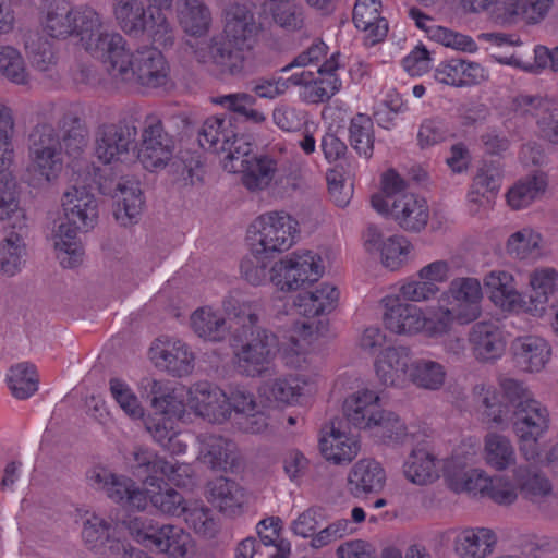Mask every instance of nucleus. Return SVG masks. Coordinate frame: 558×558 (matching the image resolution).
Wrapping results in <instances>:
<instances>
[{"label": "nucleus", "instance_id": "obj_1", "mask_svg": "<svg viewBox=\"0 0 558 558\" xmlns=\"http://www.w3.org/2000/svg\"><path fill=\"white\" fill-rule=\"evenodd\" d=\"M222 308L238 325L230 340L238 372L250 377L269 372L278 340L274 332L258 326L264 312L262 301L231 292L223 299Z\"/></svg>", "mask_w": 558, "mask_h": 558}, {"label": "nucleus", "instance_id": "obj_2", "mask_svg": "<svg viewBox=\"0 0 558 558\" xmlns=\"http://www.w3.org/2000/svg\"><path fill=\"white\" fill-rule=\"evenodd\" d=\"M221 38H213L208 51L195 52L198 62L215 65L222 74L241 76L252 66L254 49L262 24L254 12L242 3H231L223 10Z\"/></svg>", "mask_w": 558, "mask_h": 558}, {"label": "nucleus", "instance_id": "obj_3", "mask_svg": "<svg viewBox=\"0 0 558 558\" xmlns=\"http://www.w3.org/2000/svg\"><path fill=\"white\" fill-rule=\"evenodd\" d=\"M159 46H141L133 51L126 38L112 29L100 51L109 75L119 83L155 89L166 86L170 68Z\"/></svg>", "mask_w": 558, "mask_h": 558}, {"label": "nucleus", "instance_id": "obj_4", "mask_svg": "<svg viewBox=\"0 0 558 558\" xmlns=\"http://www.w3.org/2000/svg\"><path fill=\"white\" fill-rule=\"evenodd\" d=\"M40 25L52 38L64 39L75 35L82 48L98 57L112 27L102 13L89 5L73 7L66 0H46Z\"/></svg>", "mask_w": 558, "mask_h": 558}, {"label": "nucleus", "instance_id": "obj_5", "mask_svg": "<svg viewBox=\"0 0 558 558\" xmlns=\"http://www.w3.org/2000/svg\"><path fill=\"white\" fill-rule=\"evenodd\" d=\"M88 485L104 492L114 502L134 510H145L148 499L161 513L179 517L187 501L175 489L161 486L158 477L147 476L146 484L157 490L141 488L132 478L118 475L106 466L96 465L87 471Z\"/></svg>", "mask_w": 558, "mask_h": 558}, {"label": "nucleus", "instance_id": "obj_6", "mask_svg": "<svg viewBox=\"0 0 558 558\" xmlns=\"http://www.w3.org/2000/svg\"><path fill=\"white\" fill-rule=\"evenodd\" d=\"M372 207L381 215H389L403 230L422 231L429 220L427 201L407 191L405 180L393 169L381 177V191L371 198Z\"/></svg>", "mask_w": 558, "mask_h": 558}, {"label": "nucleus", "instance_id": "obj_7", "mask_svg": "<svg viewBox=\"0 0 558 558\" xmlns=\"http://www.w3.org/2000/svg\"><path fill=\"white\" fill-rule=\"evenodd\" d=\"M111 14L124 37H147L163 49L177 41V29L167 14L150 9L145 0H111Z\"/></svg>", "mask_w": 558, "mask_h": 558}, {"label": "nucleus", "instance_id": "obj_8", "mask_svg": "<svg viewBox=\"0 0 558 558\" xmlns=\"http://www.w3.org/2000/svg\"><path fill=\"white\" fill-rule=\"evenodd\" d=\"M339 291L335 286L323 283L312 291L300 293L294 306L304 318L293 323L284 353L288 363L299 365L301 356L308 350L315 335L318 332L317 316L330 313L337 306Z\"/></svg>", "mask_w": 558, "mask_h": 558}, {"label": "nucleus", "instance_id": "obj_9", "mask_svg": "<svg viewBox=\"0 0 558 558\" xmlns=\"http://www.w3.org/2000/svg\"><path fill=\"white\" fill-rule=\"evenodd\" d=\"M26 181L35 189L54 183L64 167L60 132L51 124L36 125L28 136Z\"/></svg>", "mask_w": 558, "mask_h": 558}, {"label": "nucleus", "instance_id": "obj_10", "mask_svg": "<svg viewBox=\"0 0 558 558\" xmlns=\"http://www.w3.org/2000/svg\"><path fill=\"white\" fill-rule=\"evenodd\" d=\"M298 233V221L288 213L278 210L259 215L247 229L252 252L267 254L291 248Z\"/></svg>", "mask_w": 558, "mask_h": 558}, {"label": "nucleus", "instance_id": "obj_11", "mask_svg": "<svg viewBox=\"0 0 558 558\" xmlns=\"http://www.w3.org/2000/svg\"><path fill=\"white\" fill-rule=\"evenodd\" d=\"M325 271L322 256L313 251L294 252L276 262L269 280L281 291H293L317 281Z\"/></svg>", "mask_w": 558, "mask_h": 558}, {"label": "nucleus", "instance_id": "obj_12", "mask_svg": "<svg viewBox=\"0 0 558 558\" xmlns=\"http://www.w3.org/2000/svg\"><path fill=\"white\" fill-rule=\"evenodd\" d=\"M549 425L550 414L547 407L535 398L519 403L513 410V433L520 451L527 461L539 456L538 440L547 433Z\"/></svg>", "mask_w": 558, "mask_h": 558}, {"label": "nucleus", "instance_id": "obj_13", "mask_svg": "<svg viewBox=\"0 0 558 558\" xmlns=\"http://www.w3.org/2000/svg\"><path fill=\"white\" fill-rule=\"evenodd\" d=\"M201 146L226 154V162L239 159L253 151V144L244 135H236L230 118L209 117L198 135Z\"/></svg>", "mask_w": 558, "mask_h": 558}, {"label": "nucleus", "instance_id": "obj_14", "mask_svg": "<svg viewBox=\"0 0 558 558\" xmlns=\"http://www.w3.org/2000/svg\"><path fill=\"white\" fill-rule=\"evenodd\" d=\"M225 169L230 172H242L243 185L252 191H263L274 181L282 182L286 177V166L270 155L251 156V154L225 162Z\"/></svg>", "mask_w": 558, "mask_h": 558}, {"label": "nucleus", "instance_id": "obj_15", "mask_svg": "<svg viewBox=\"0 0 558 558\" xmlns=\"http://www.w3.org/2000/svg\"><path fill=\"white\" fill-rule=\"evenodd\" d=\"M482 284L474 277H458L440 294V302L447 303L457 314L458 324L466 325L482 315Z\"/></svg>", "mask_w": 558, "mask_h": 558}, {"label": "nucleus", "instance_id": "obj_16", "mask_svg": "<svg viewBox=\"0 0 558 558\" xmlns=\"http://www.w3.org/2000/svg\"><path fill=\"white\" fill-rule=\"evenodd\" d=\"M136 128L126 121L104 123L95 133V156L104 165L123 161L136 138Z\"/></svg>", "mask_w": 558, "mask_h": 558}, {"label": "nucleus", "instance_id": "obj_17", "mask_svg": "<svg viewBox=\"0 0 558 558\" xmlns=\"http://www.w3.org/2000/svg\"><path fill=\"white\" fill-rule=\"evenodd\" d=\"M189 411L210 423L222 424L230 420L228 395L216 384L197 381L186 389Z\"/></svg>", "mask_w": 558, "mask_h": 558}, {"label": "nucleus", "instance_id": "obj_18", "mask_svg": "<svg viewBox=\"0 0 558 558\" xmlns=\"http://www.w3.org/2000/svg\"><path fill=\"white\" fill-rule=\"evenodd\" d=\"M511 109L521 118L535 119L541 137L558 145V104L551 99L532 95H518Z\"/></svg>", "mask_w": 558, "mask_h": 558}, {"label": "nucleus", "instance_id": "obj_19", "mask_svg": "<svg viewBox=\"0 0 558 558\" xmlns=\"http://www.w3.org/2000/svg\"><path fill=\"white\" fill-rule=\"evenodd\" d=\"M174 150L173 138L163 130L157 117H148L142 134L138 159L144 168L150 171L167 166Z\"/></svg>", "mask_w": 558, "mask_h": 558}, {"label": "nucleus", "instance_id": "obj_20", "mask_svg": "<svg viewBox=\"0 0 558 558\" xmlns=\"http://www.w3.org/2000/svg\"><path fill=\"white\" fill-rule=\"evenodd\" d=\"M468 342L473 357L484 364L500 360L507 348L504 330L490 320L475 323L468 332Z\"/></svg>", "mask_w": 558, "mask_h": 558}, {"label": "nucleus", "instance_id": "obj_21", "mask_svg": "<svg viewBox=\"0 0 558 558\" xmlns=\"http://www.w3.org/2000/svg\"><path fill=\"white\" fill-rule=\"evenodd\" d=\"M363 245L367 253L378 254L381 264L390 270L402 267L408 262L412 251V244L404 236L390 235L385 238L375 226H368L365 230Z\"/></svg>", "mask_w": 558, "mask_h": 558}, {"label": "nucleus", "instance_id": "obj_22", "mask_svg": "<svg viewBox=\"0 0 558 558\" xmlns=\"http://www.w3.org/2000/svg\"><path fill=\"white\" fill-rule=\"evenodd\" d=\"M412 364V351L409 347H388L377 356L375 373L384 386L404 388L409 385Z\"/></svg>", "mask_w": 558, "mask_h": 558}, {"label": "nucleus", "instance_id": "obj_23", "mask_svg": "<svg viewBox=\"0 0 558 558\" xmlns=\"http://www.w3.org/2000/svg\"><path fill=\"white\" fill-rule=\"evenodd\" d=\"M150 359L173 376H184L194 368V354L181 339L161 337L150 348Z\"/></svg>", "mask_w": 558, "mask_h": 558}, {"label": "nucleus", "instance_id": "obj_24", "mask_svg": "<svg viewBox=\"0 0 558 558\" xmlns=\"http://www.w3.org/2000/svg\"><path fill=\"white\" fill-rule=\"evenodd\" d=\"M64 219L87 232L97 225L98 203L85 186H70L61 199Z\"/></svg>", "mask_w": 558, "mask_h": 558}, {"label": "nucleus", "instance_id": "obj_25", "mask_svg": "<svg viewBox=\"0 0 558 558\" xmlns=\"http://www.w3.org/2000/svg\"><path fill=\"white\" fill-rule=\"evenodd\" d=\"M381 302L385 308L383 320L386 329L400 336L422 333V307L393 295L385 296Z\"/></svg>", "mask_w": 558, "mask_h": 558}, {"label": "nucleus", "instance_id": "obj_26", "mask_svg": "<svg viewBox=\"0 0 558 558\" xmlns=\"http://www.w3.org/2000/svg\"><path fill=\"white\" fill-rule=\"evenodd\" d=\"M483 283L495 306L506 312H532L531 305L523 300L522 294L518 291L512 274L495 269L484 277Z\"/></svg>", "mask_w": 558, "mask_h": 558}, {"label": "nucleus", "instance_id": "obj_27", "mask_svg": "<svg viewBox=\"0 0 558 558\" xmlns=\"http://www.w3.org/2000/svg\"><path fill=\"white\" fill-rule=\"evenodd\" d=\"M386 410L380 405L379 395L372 389H361L348 396L343 402L347 420L362 429L375 428Z\"/></svg>", "mask_w": 558, "mask_h": 558}, {"label": "nucleus", "instance_id": "obj_28", "mask_svg": "<svg viewBox=\"0 0 558 558\" xmlns=\"http://www.w3.org/2000/svg\"><path fill=\"white\" fill-rule=\"evenodd\" d=\"M360 448L357 437L343 429L340 423L332 422L322 429L320 452L326 460L335 464L351 462L357 456Z\"/></svg>", "mask_w": 558, "mask_h": 558}, {"label": "nucleus", "instance_id": "obj_29", "mask_svg": "<svg viewBox=\"0 0 558 558\" xmlns=\"http://www.w3.org/2000/svg\"><path fill=\"white\" fill-rule=\"evenodd\" d=\"M230 415L232 412L242 416L241 428L245 433L260 434L268 427V417L265 407L257 402L255 395L245 389L236 387L228 395Z\"/></svg>", "mask_w": 558, "mask_h": 558}, {"label": "nucleus", "instance_id": "obj_30", "mask_svg": "<svg viewBox=\"0 0 558 558\" xmlns=\"http://www.w3.org/2000/svg\"><path fill=\"white\" fill-rule=\"evenodd\" d=\"M513 477L524 498L536 505L539 510L549 512L558 505L550 482L539 472L520 465L514 469Z\"/></svg>", "mask_w": 558, "mask_h": 558}, {"label": "nucleus", "instance_id": "obj_31", "mask_svg": "<svg viewBox=\"0 0 558 558\" xmlns=\"http://www.w3.org/2000/svg\"><path fill=\"white\" fill-rule=\"evenodd\" d=\"M174 13L179 27L190 37H205L213 27V12L205 0H175Z\"/></svg>", "mask_w": 558, "mask_h": 558}, {"label": "nucleus", "instance_id": "obj_32", "mask_svg": "<svg viewBox=\"0 0 558 558\" xmlns=\"http://www.w3.org/2000/svg\"><path fill=\"white\" fill-rule=\"evenodd\" d=\"M444 476L449 487L456 493H468L485 497L490 483V475L483 469L465 470V464L458 458L444 462Z\"/></svg>", "mask_w": 558, "mask_h": 558}, {"label": "nucleus", "instance_id": "obj_33", "mask_svg": "<svg viewBox=\"0 0 558 558\" xmlns=\"http://www.w3.org/2000/svg\"><path fill=\"white\" fill-rule=\"evenodd\" d=\"M113 198L116 220L124 227L137 222L145 204L140 181L134 178H121Z\"/></svg>", "mask_w": 558, "mask_h": 558}, {"label": "nucleus", "instance_id": "obj_34", "mask_svg": "<svg viewBox=\"0 0 558 558\" xmlns=\"http://www.w3.org/2000/svg\"><path fill=\"white\" fill-rule=\"evenodd\" d=\"M386 480L385 469L372 458L360 459L348 474L349 488L355 497L380 493L386 485Z\"/></svg>", "mask_w": 558, "mask_h": 558}, {"label": "nucleus", "instance_id": "obj_35", "mask_svg": "<svg viewBox=\"0 0 558 558\" xmlns=\"http://www.w3.org/2000/svg\"><path fill=\"white\" fill-rule=\"evenodd\" d=\"M511 349L518 365L529 373L544 369L551 355L549 343L538 336L518 337L512 341Z\"/></svg>", "mask_w": 558, "mask_h": 558}, {"label": "nucleus", "instance_id": "obj_36", "mask_svg": "<svg viewBox=\"0 0 558 558\" xmlns=\"http://www.w3.org/2000/svg\"><path fill=\"white\" fill-rule=\"evenodd\" d=\"M434 75L441 84L462 87L480 84L486 80L487 72L477 62L454 58L441 62Z\"/></svg>", "mask_w": 558, "mask_h": 558}, {"label": "nucleus", "instance_id": "obj_37", "mask_svg": "<svg viewBox=\"0 0 558 558\" xmlns=\"http://www.w3.org/2000/svg\"><path fill=\"white\" fill-rule=\"evenodd\" d=\"M260 391L269 400L292 403L300 397L316 391V380L310 375H291L269 380L263 385Z\"/></svg>", "mask_w": 558, "mask_h": 558}, {"label": "nucleus", "instance_id": "obj_38", "mask_svg": "<svg viewBox=\"0 0 558 558\" xmlns=\"http://www.w3.org/2000/svg\"><path fill=\"white\" fill-rule=\"evenodd\" d=\"M380 0H356L353 9V23L365 34L369 45L381 41L388 33V23L380 15Z\"/></svg>", "mask_w": 558, "mask_h": 558}, {"label": "nucleus", "instance_id": "obj_39", "mask_svg": "<svg viewBox=\"0 0 558 558\" xmlns=\"http://www.w3.org/2000/svg\"><path fill=\"white\" fill-rule=\"evenodd\" d=\"M497 543L495 532L487 527H466L453 541L454 553L460 558H486Z\"/></svg>", "mask_w": 558, "mask_h": 558}, {"label": "nucleus", "instance_id": "obj_40", "mask_svg": "<svg viewBox=\"0 0 558 558\" xmlns=\"http://www.w3.org/2000/svg\"><path fill=\"white\" fill-rule=\"evenodd\" d=\"M193 332L204 341L222 342L231 332L223 313L211 306L196 308L190 316Z\"/></svg>", "mask_w": 558, "mask_h": 558}, {"label": "nucleus", "instance_id": "obj_41", "mask_svg": "<svg viewBox=\"0 0 558 558\" xmlns=\"http://www.w3.org/2000/svg\"><path fill=\"white\" fill-rule=\"evenodd\" d=\"M199 442V460L214 470H226L236 460V445L215 434H203Z\"/></svg>", "mask_w": 558, "mask_h": 558}, {"label": "nucleus", "instance_id": "obj_42", "mask_svg": "<svg viewBox=\"0 0 558 558\" xmlns=\"http://www.w3.org/2000/svg\"><path fill=\"white\" fill-rule=\"evenodd\" d=\"M471 399L473 407L484 421L495 427L508 425V409L501 403L499 393L493 385L485 383L475 385L472 389Z\"/></svg>", "mask_w": 558, "mask_h": 558}, {"label": "nucleus", "instance_id": "obj_43", "mask_svg": "<svg viewBox=\"0 0 558 558\" xmlns=\"http://www.w3.org/2000/svg\"><path fill=\"white\" fill-rule=\"evenodd\" d=\"M78 231L80 228L66 220L60 222L52 231L53 247L64 268H74L83 262L84 250L77 236Z\"/></svg>", "mask_w": 558, "mask_h": 558}, {"label": "nucleus", "instance_id": "obj_44", "mask_svg": "<svg viewBox=\"0 0 558 558\" xmlns=\"http://www.w3.org/2000/svg\"><path fill=\"white\" fill-rule=\"evenodd\" d=\"M441 463L435 454L425 448L413 449L403 463V474L408 481L416 485H427L439 477Z\"/></svg>", "mask_w": 558, "mask_h": 558}, {"label": "nucleus", "instance_id": "obj_45", "mask_svg": "<svg viewBox=\"0 0 558 558\" xmlns=\"http://www.w3.org/2000/svg\"><path fill=\"white\" fill-rule=\"evenodd\" d=\"M264 12L286 33L299 32L305 25V11L298 0H265Z\"/></svg>", "mask_w": 558, "mask_h": 558}, {"label": "nucleus", "instance_id": "obj_46", "mask_svg": "<svg viewBox=\"0 0 558 558\" xmlns=\"http://www.w3.org/2000/svg\"><path fill=\"white\" fill-rule=\"evenodd\" d=\"M62 153L80 158L88 145V130L85 122L74 112L65 113L59 122Z\"/></svg>", "mask_w": 558, "mask_h": 558}, {"label": "nucleus", "instance_id": "obj_47", "mask_svg": "<svg viewBox=\"0 0 558 558\" xmlns=\"http://www.w3.org/2000/svg\"><path fill=\"white\" fill-rule=\"evenodd\" d=\"M482 457L485 464L496 471L508 470L517 462L512 441L507 436L494 432L484 437Z\"/></svg>", "mask_w": 558, "mask_h": 558}, {"label": "nucleus", "instance_id": "obj_48", "mask_svg": "<svg viewBox=\"0 0 558 558\" xmlns=\"http://www.w3.org/2000/svg\"><path fill=\"white\" fill-rule=\"evenodd\" d=\"M458 324L456 312L438 299L437 304L423 308L422 333L436 339L448 335L454 324Z\"/></svg>", "mask_w": 558, "mask_h": 558}, {"label": "nucleus", "instance_id": "obj_49", "mask_svg": "<svg viewBox=\"0 0 558 558\" xmlns=\"http://www.w3.org/2000/svg\"><path fill=\"white\" fill-rule=\"evenodd\" d=\"M446 367L438 361L427 357L413 360L409 384L424 390H439L446 383Z\"/></svg>", "mask_w": 558, "mask_h": 558}, {"label": "nucleus", "instance_id": "obj_50", "mask_svg": "<svg viewBox=\"0 0 558 558\" xmlns=\"http://www.w3.org/2000/svg\"><path fill=\"white\" fill-rule=\"evenodd\" d=\"M81 520L82 539L88 548L95 549L106 543L118 541L116 536L117 524L111 521L90 511L82 513Z\"/></svg>", "mask_w": 558, "mask_h": 558}, {"label": "nucleus", "instance_id": "obj_51", "mask_svg": "<svg viewBox=\"0 0 558 558\" xmlns=\"http://www.w3.org/2000/svg\"><path fill=\"white\" fill-rule=\"evenodd\" d=\"M210 501L221 512L233 514L244 502V493L239 484L230 478L218 477L208 484Z\"/></svg>", "mask_w": 558, "mask_h": 558}, {"label": "nucleus", "instance_id": "obj_52", "mask_svg": "<svg viewBox=\"0 0 558 558\" xmlns=\"http://www.w3.org/2000/svg\"><path fill=\"white\" fill-rule=\"evenodd\" d=\"M191 542L190 534L182 527L165 524L157 527L149 547L179 558L185 556Z\"/></svg>", "mask_w": 558, "mask_h": 558}, {"label": "nucleus", "instance_id": "obj_53", "mask_svg": "<svg viewBox=\"0 0 558 558\" xmlns=\"http://www.w3.org/2000/svg\"><path fill=\"white\" fill-rule=\"evenodd\" d=\"M547 187L544 173H535L518 181L507 193L508 204L521 209L539 199Z\"/></svg>", "mask_w": 558, "mask_h": 558}, {"label": "nucleus", "instance_id": "obj_54", "mask_svg": "<svg viewBox=\"0 0 558 558\" xmlns=\"http://www.w3.org/2000/svg\"><path fill=\"white\" fill-rule=\"evenodd\" d=\"M349 142L351 147L365 158H371L374 151V123L369 116L356 113L351 118L349 126Z\"/></svg>", "mask_w": 558, "mask_h": 558}, {"label": "nucleus", "instance_id": "obj_55", "mask_svg": "<svg viewBox=\"0 0 558 558\" xmlns=\"http://www.w3.org/2000/svg\"><path fill=\"white\" fill-rule=\"evenodd\" d=\"M543 236L533 228L525 227L509 235L507 254L515 259H529L539 254Z\"/></svg>", "mask_w": 558, "mask_h": 558}, {"label": "nucleus", "instance_id": "obj_56", "mask_svg": "<svg viewBox=\"0 0 558 558\" xmlns=\"http://www.w3.org/2000/svg\"><path fill=\"white\" fill-rule=\"evenodd\" d=\"M7 383L16 399H27L38 389V376L33 364L22 362L11 366L7 374Z\"/></svg>", "mask_w": 558, "mask_h": 558}, {"label": "nucleus", "instance_id": "obj_57", "mask_svg": "<svg viewBox=\"0 0 558 558\" xmlns=\"http://www.w3.org/2000/svg\"><path fill=\"white\" fill-rule=\"evenodd\" d=\"M530 286L534 292L533 302H536L532 312L534 315L544 311L549 298L558 287V271L554 268H538L530 275Z\"/></svg>", "mask_w": 558, "mask_h": 558}, {"label": "nucleus", "instance_id": "obj_58", "mask_svg": "<svg viewBox=\"0 0 558 558\" xmlns=\"http://www.w3.org/2000/svg\"><path fill=\"white\" fill-rule=\"evenodd\" d=\"M0 220L9 221L11 228L22 231L27 226L25 210L20 206L15 181L11 180L0 190Z\"/></svg>", "mask_w": 558, "mask_h": 558}, {"label": "nucleus", "instance_id": "obj_59", "mask_svg": "<svg viewBox=\"0 0 558 558\" xmlns=\"http://www.w3.org/2000/svg\"><path fill=\"white\" fill-rule=\"evenodd\" d=\"M182 514L187 525L202 536L214 537L218 532V523L211 510L203 501H187Z\"/></svg>", "mask_w": 558, "mask_h": 558}, {"label": "nucleus", "instance_id": "obj_60", "mask_svg": "<svg viewBox=\"0 0 558 558\" xmlns=\"http://www.w3.org/2000/svg\"><path fill=\"white\" fill-rule=\"evenodd\" d=\"M25 244L19 232H11L0 242V271L16 275L23 265Z\"/></svg>", "mask_w": 558, "mask_h": 558}, {"label": "nucleus", "instance_id": "obj_61", "mask_svg": "<svg viewBox=\"0 0 558 558\" xmlns=\"http://www.w3.org/2000/svg\"><path fill=\"white\" fill-rule=\"evenodd\" d=\"M383 441L387 445H405L413 440L414 432L396 413L385 412L376 426Z\"/></svg>", "mask_w": 558, "mask_h": 558}, {"label": "nucleus", "instance_id": "obj_62", "mask_svg": "<svg viewBox=\"0 0 558 558\" xmlns=\"http://www.w3.org/2000/svg\"><path fill=\"white\" fill-rule=\"evenodd\" d=\"M339 69L338 54L333 53L317 69V75L313 85L318 100L329 99L341 87V81L336 71Z\"/></svg>", "mask_w": 558, "mask_h": 558}, {"label": "nucleus", "instance_id": "obj_63", "mask_svg": "<svg viewBox=\"0 0 558 558\" xmlns=\"http://www.w3.org/2000/svg\"><path fill=\"white\" fill-rule=\"evenodd\" d=\"M109 388L112 398L129 417L138 420L144 416V408L137 396L124 380L111 378Z\"/></svg>", "mask_w": 558, "mask_h": 558}, {"label": "nucleus", "instance_id": "obj_64", "mask_svg": "<svg viewBox=\"0 0 558 558\" xmlns=\"http://www.w3.org/2000/svg\"><path fill=\"white\" fill-rule=\"evenodd\" d=\"M155 413L171 417V420L183 418L189 410L186 404V390L168 388L162 397L153 401Z\"/></svg>", "mask_w": 558, "mask_h": 558}]
</instances>
